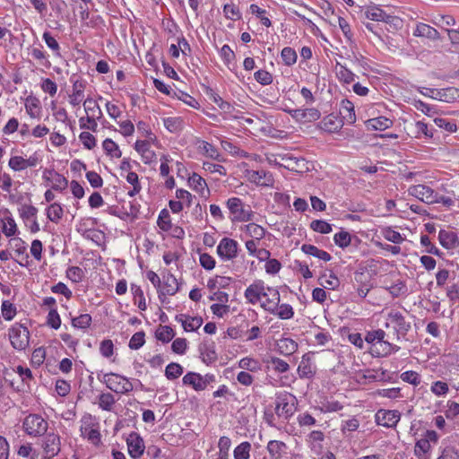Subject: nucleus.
<instances>
[{
    "label": "nucleus",
    "mask_w": 459,
    "mask_h": 459,
    "mask_svg": "<svg viewBox=\"0 0 459 459\" xmlns=\"http://www.w3.org/2000/svg\"><path fill=\"white\" fill-rule=\"evenodd\" d=\"M230 212V219L232 222L250 221L254 218V212L250 205L246 204L238 197H230L226 202Z\"/></svg>",
    "instance_id": "1"
},
{
    "label": "nucleus",
    "mask_w": 459,
    "mask_h": 459,
    "mask_svg": "<svg viewBox=\"0 0 459 459\" xmlns=\"http://www.w3.org/2000/svg\"><path fill=\"white\" fill-rule=\"evenodd\" d=\"M106 386L117 394H128L133 391L134 385L130 380L119 374L107 373L104 374L101 380Z\"/></svg>",
    "instance_id": "2"
},
{
    "label": "nucleus",
    "mask_w": 459,
    "mask_h": 459,
    "mask_svg": "<svg viewBox=\"0 0 459 459\" xmlns=\"http://www.w3.org/2000/svg\"><path fill=\"white\" fill-rule=\"evenodd\" d=\"M22 428L31 437H41L46 434L48 423L39 414H30L23 420Z\"/></svg>",
    "instance_id": "3"
},
{
    "label": "nucleus",
    "mask_w": 459,
    "mask_h": 459,
    "mask_svg": "<svg viewBox=\"0 0 459 459\" xmlns=\"http://www.w3.org/2000/svg\"><path fill=\"white\" fill-rule=\"evenodd\" d=\"M9 338L14 349L22 351L29 345L30 333L27 327L16 324L9 330Z\"/></svg>",
    "instance_id": "4"
},
{
    "label": "nucleus",
    "mask_w": 459,
    "mask_h": 459,
    "mask_svg": "<svg viewBox=\"0 0 459 459\" xmlns=\"http://www.w3.org/2000/svg\"><path fill=\"white\" fill-rule=\"evenodd\" d=\"M387 322L385 326L388 327L390 325H394L396 332V339H400V335L404 336L411 329L410 323L406 322L405 317L403 314L397 310L392 309L387 314Z\"/></svg>",
    "instance_id": "5"
},
{
    "label": "nucleus",
    "mask_w": 459,
    "mask_h": 459,
    "mask_svg": "<svg viewBox=\"0 0 459 459\" xmlns=\"http://www.w3.org/2000/svg\"><path fill=\"white\" fill-rule=\"evenodd\" d=\"M238 244V242L230 238H223L218 247L217 254L224 261H230L237 257Z\"/></svg>",
    "instance_id": "6"
},
{
    "label": "nucleus",
    "mask_w": 459,
    "mask_h": 459,
    "mask_svg": "<svg viewBox=\"0 0 459 459\" xmlns=\"http://www.w3.org/2000/svg\"><path fill=\"white\" fill-rule=\"evenodd\" d=\"M408 192L425 204H435L437 200V193L426 185H416L409 187Z\"/></svg>",
    "instance_id": "7"
},
{
    "label": "nucleus",
    "mask_w": 459,
    "mask_h": 459,
    "mask_svg": "<svg viewBox=\"0 0 459 459\" xmlns=\"http://www.w3.org/2000/svg\"><path fill=\"white\" fill-rule=\"evenodd\" d=\"M244 295L248 303L255 305L262 297L268 296L269 293L265 291L264 282L257 280L246 289Z\"/></svg>",
    "instance_id": "8"
},
{
    "label": "nucleus",
    "mask_w": 459,
    "mask_h": 459,
    "mask_svg": "<svg viewBox=\"0 0 459 459\" xmlns=\"http://www.w3.org/2000/svg\"><path fill=\"white\" fill-rule=\"evenodd\" d=\"M128 453L134 459H139L145 449L143 439L136 432H131L126 438Z\"/></svg>",
    "instance_id": "9"
},
{
    "label": "nucleus",
    "mask_w": 459,
    "mask_h": 459,
    "mask_svg": "<svg viewBox=\"0 0 459 459\" xmlns=\"http://www.w3.org/2000/svg\"><path fill=\"white\" fill-rule=\"evenodd\" d=\"M400 416L398 411L379 410L376 413V422L386 428H394L400 420Z\"/></svg>",
    "instance_id": "10"
},
{
    "label": "nucleus",
    "mask_w": 459,
    "mask_h": 459,
    "mask_svg": "<svg viewBox=\"0 0 459 459\" xmlns=\"http://www.w3.org/2000/svg\"><path fill=\"white\" fill-rule=\"evenodd\" d=\"M289 114L296 120L302 123L313 122L320 117V112L315 108L306 109H290Z\"/></svg>",
    "instance_id": "11"
},
{
    "label": "nucleus",
    "mask_w": 459,
    "mask_h": 459,
    "mask_svg": "<svg viewBox=\"0 0 459 459\" xmlns=\"http://www.w3.org/2000/svg\"><path fill=\"white\" fill-rule=\"evenodd\" d=\"M247 179L255 185L270 186L273 184V175L269 172H266L263 169L261 170H247Z\"/></svg>",
    "instance_id": "12"
},
{
    "label": "nucleus",
    "mask_w": 459,
    "mask_h": 459,
    "mask_svg": "<svg viewBox=\"0 0 459 459\" xmlns=\"http://www.w3.org/2000/svg\"><path fill=\"white\" fill-rule=\"evenodd\" d=\"M43 449L48 457L56 455L60 451V438L55 433H48L46 435L43 441Z\"/></svg>",
    "instance_id": "13"
},
{
    "label": "nucleus",
    "mask_w": 459,
    "mask_h": 459,
    "mask_svg": "<svg viewBox=\"0 0 459 459\" xmlns=\"http://www.w3.org/2000/svg\"><path fill=\"white\" fill-rule=\"evenodd\" d=\"M343 126V121L333 114L325 116L317 125V127L327 133H335Z\"/></svg>",
    "instance_id": "14"
},
{
    "label": "nucleus",
    "mask_w": 459,
    "mask_h": 459,
    "mask_svg": "<svg viewBox=\"0 0 459 459\" xmlns=\"http://www.w3.org/2000/svg\"><path fill=\"white\" fill-rule=\"evenodd\" d=\"M325 437V434L321 430H313L307 435L306 442L315 455L322 453Z\"/></svg>",
    "instance_id": "15"
},
{
    "label": "nucleus",
    "mask_w": 459,
    "mask_h": 459,
    "mask_svg": "<svg viewBox=\"0 0 459 459\" xmlns=\"http://www.w3.org/2000/svg\"><path fill=\"white\" fill-rule=\"evenodd\" d=\"M413 36L426 38L430 40L440 39V33L429 24L419 22L413 30Z\"/></svg>",
    "instance_id": "16"
},
{
    "label": "nucleus",
    "mask_w": 459,
    "mask_h": 459,
    "mask_svg": "<svg viewBox=\"0 0 459 459\" xmlns=\"http://www.w3.org/2000/svg\"><path fill=\"white\" fill-rule=\"evenodd\" d=\"M203 89L204 90L209 100L216 104L223 112L230 113L231 111L232 106L229 102L223 100L216 91L210 86H205L204 84Z\"/></svg>",
    "instance_id": "17"
},
{
    "label": "nucleus",
    "mask_w": 459,
    "mask_h": 459,
    "mask_svg": "<svg viewBox=\"0 0 459 459\" xmlns=\"http://www.w3.org/2000/svg\"><path fill=\"white\" fill-rule=\"evenodd\" d=\"M440 245L446 249H453L459 245L457 234L452 230H441L438 233Z\"/></svg>",
    "instance_id": "18"
},
{
    "label": "nucleus",
    "mask_w": 459,
    "mask_h": 459,
    "mask_svg": "<svg viewBox=\"0 0 459 459\" xmlns=\"http://www.w3.org/2000/svg\"><path fill=\"white\" fill-rule=\"evenodd\" d=\"M283 166L285 169L296 172H302L307 169V162L303 158H297L292 156H284L281 158Z\"/></svg>",
    "instance_id": "19"
},
{
    "label": "nucleus",
    "mask_w": 459,
    "mask_h": 459,
    "mask_svg": "<svg viewBox=\"0 0 459 459\" xmlns=\"http://www.w3.org/2000/svg\"><path fill=\"white\" fill-rule=\"evenodd\" d=\"M340 114L342 120L344 123L352 125L356 122V115L354 111V105L348 100H343L341 102Z\"/></svg>",
    "instance_id": "20"
},
{
    "label": "nucleus",
    "mask_w": 459,
    "mask_h": 459,
    "mask_svg": "<svg viewBox=\"0 0 459 459\" xmlns=\"http://www.w3.org/2000/svg\"><path fill=\"white\" fill-rule=\"evenodd\" d=\"M176 319L182 324L184 330L186 332L196 331L201 327V317L198 316L180 314L176 316Z\"/></svg>",
    "instance_id": "21"
},
{
    "label": "nucleus",
    "mask_w": 459,
    "mask_h": 459,
    "mask_svg": "<svg viewBox=\"0 0 459 459\" xmlns=\"http://www.w3.org/2000/svg\"><path fill=\"white\" fill-rule=\"evenodd\" d=\"M265 291L269 293V295L264 297L266 298V301L262 307H264L265 310L274 313L280 302V293L277 290L271 287H267Z\"/></svg>",
    "instance_id": "22"
},
{
    "label": "nucleus",
    "mask_w": 459,
    "mask_h": 459,
    "mask_svg": "<svg viewBox=\"0 0 459 459\" xmlns=\"http://www.w3.org/2000/svg\"><path fill=\"white\" fill-rule=\"evenodd\" d=\"M178 290V283L177 279L173 275H168L164 277L163 284L160 287L159 298L161 299V296L174 295Z\"/></svg>",
    "instance_id": "23"
},
{
    "label": "nucleus",
    "mask_w": 459,
    "mask_h": 459,
    "mask_svg": "<svg viewBox=\"0 0 459 459\" xmlns=\"http://www.w3.org/2000/svg\"><path fill=\"white\" fill-rule=\"evenodd\" d=\"M298 372L300 377H312L316 373V368L311 362L309 354H305L299 365Z\"/></svg>",
    "instance_id": "24"
},
{
    "label": "nucleus",
    "mask_w": 459,
    "mask_h": 459,
    "mask_svg": "<svg viewBox=\"0 0 459 459\" xmlns=\"http://www.w3.org/2000/svg\"><path fill=\"white\" fill-rule=\"evenodd\" d=\"M266 448L272 459H281L286 454L287 446L282 441L271 440Z\"/></svg>",
    "instance_id": "25"
},
{
    "label": "nucleus",
    "mask_w": 459,
    "mask_h": 459,
    "mask_svg": "<svg viewBox=\"0 0 459 459\" xmlns=\"http://www.w3.org/2000/svg\"><path fill=\"white\" fill-rule=\"evenodd\" d=\"M400 350V347L397 345H394L388 341H385V338L382 341L377 342V346L373 349L374 355L376 357H385L393 352H396Z\"/></svg>",
    "instance_id": "26"
},
{
    "label": "nucleus",
    "mask_w": 459,
    "mask_h": 459,
    "mask_svg": "<svg viewBox=\"0 0 459 459\" xmlns=\"http://www.w3.org/2000/svg\"><path fill=\"white\" fill-rule=\"evenodd\" d=\"M301 251L304 252L306 255L315 256L325 262H328L332 259V256L328 252L319 249L317 247L314 245L303 244L301 246Z\"/></svg>",
    "instance_id": "27"
},
{
    "label": "nucleus",
    "mask_w": 459,
    "mask_h": 459,
    "mask_svg": "<svg viewBox=\"0 0 459 459\" xmlns=\"http://www.w3.org/2000/svg\"><path fill=\"white\" fill-rule=\"evenodd\" d=\"M393 125V121L385 117H378L366 121L368 129L383 131Z\"/></svg>",
    "instance_id": "28"
},
{
    "label": "nucleus",
    "mask_w": 459,
    "mask_h": 459,
    "mask_svg": "<svg viewBox=\"0 0 459 459\" xmlns=\"http://www.w3.org/2000/svg\"><path fill=\"white\" fill-rule=\"evenodd\" d=\"M48 173L52 176V188L56 191H62L65 189L68 186V180L61 174L54 171V170H46L44 172V178L49 180V178H47L46 174Z\"/></svg>",
    "instance_id": "29"
},
{
    "label": "nucleus",
    "mask_w": 459,
    "mask_h": 459,
    "mask_svg": "<svg viewBox=\"0 0 459 459\" xmlns=\"http://www.w3.org/2000/svg\"><path fill=\"white\" fill-rule=\"evenodd\" d=\"M342 408L343 405L340 402L325 397L320 401V403L316 409H318L323 413H327L339 411L342 410Z\"/></svg>",
    "instance_id": "30"
},
{
    "label": "nucleus",
    "mask_w": 459,
    "mask_h": 459,
    "mask_svg": "<svg viewBox=\"0 0 459 459\" xmlns=\"http://www.w3.org/2000/svg\"><path fill=\"white\" fill-rule=\"evenodd\" d=\"M84 88L83 81L76 80L73 82V94L70 96V103L73 106L79 105L82 100Z\"/></svg>",
    "instance_id": "31"
},
{
    "label": "nucleus",
    "mask_w": 459,
    "mask_h": 459,
    "mask_svg": "<svg viewBox=\"0 0 459 459\" xmlns=\"http://www.w3.org/2000/svg\"><path fill=\"white\" fill-rule=\"evenodd\" d=\"M174 336L175 332L169 325H160L155 332V337L163 343L169 342Z\"/></svg>",
    "instance_id": "32"
},
{
    "label": "nucleus",
    "mask_w": 459,
    "mask_h": 459,
    "mask_svg": "<svg viewBox=\"0 0 459 459\" xmlns=\"http://www.w3.org/2000/svg\"><path fill=\"white\" fill-rule=\"evenodd\" d=\"M319 284L325 289L335 290L338 288L340 281L338 277L331 272L329 275L325 273L319 278Z\"/></svg>",
    "instance_id": "33"
},
{
    "label": "nucleus",
    "mask_w": 459,
    "mask_h": 459,
    "mask_svg": "<svg viewBox=\"0 0 459 459\" xmlns=\"http://www.w3.org/2000/svg\"><path fill=\"white\" fill-rule=\"evenodd\" d=\"M246 233L255 238V240H261L265 236V229L255 223H249L245 226Z\"/></svg>",
    "instance_id": "34"
},
{
    "label": "nucleus",
    "mask_w": 459,
    "mask_h": 459,
    "mask_svg": "<svg viewBox=\"0 0 459 459\" xmlns=\"http://www.w3.org/2000/svg\"><path fill=\"white\" fill-rule=\"evenodd\" d=\"M278 349L281 353L285 355H290L297 351L298 344L295 341L290 338H284L280 340V342H278Z\"/></svg>",
    "instance_id": "35"
},
{
    "label": "nucleus",
    "mask_w": 459,
    "mask_h": 459,
    "mask_svg": "<svg viewBox=\"0 0 459 459\" xmlns=\"http://www.w3.org/2000/svg\"><path fill=\"white\" fill-rule=\"evenodd\" d=\"M251 447L247 441L240 443L233 451L234 459H249Z\"/></svg>",
    "instance_id": "36"
},
{
    "label": "nucleus",
    "mask_w": 459,
    "mask_h": 459,
    "mask_svg": "<svg viewBox=\"0 0 459 459\" xmlns=\"http://www.w3.org/2000/svg\"><path fill=\"white\" fill-rule=\"evenodd\" d=\"M364 14L367 19L371 21L384 22L386 13L377 6H371L365 11Z\"/></svg>",
    "instance_id": "37"
},
{
    "label": "nucleus",
    "mask_w": 459,
    "mask_h": 459,
    "mask_svg": "<svg viewBox=\"0 0 459 459\" xmlns=\"http://www.w3.org/2000/svg\"><path fill=\"white\" fill-rule=\"evenodd\" d=\"M83 105L85 112L88 115L91 113L90 116H93V117H96L97 119H100L102 117V111L100 106L92 99L88 98L87 100H85Z\"/></svg>",
    "instance_id": "38"
},
{
    "label": "nucleus",
    "mask_w": 459,
    "mask_h": 459,
    "mask_svg": "<svg viewBox=\"0 0 459 459\" xmlns=\"http://www.w3.org/2000/svg\"><path fill=\"white\" fill-rule=\"evenodd\" d=\"M116 403L114 395L110 393H103L99 396V406L107 411H110Z\"/></svg>",
    "instance_id": "39"
},
{
    "label": "nucleus",
    "mask_w": 459,
    "mask_h": 459,
    "mask_svg": "<svg viewBox=\"0 0 459 459\" xmlns=\"http://www.w3.org/2000/svg\"><path fill=\"white\" fill-rule=\"evenodd\" d=\"M385 337V332L382 329L369 331L365 336V341L373 346V349L377 346V342Z\"/></svg>",
    "instance_id": "40"
},
{
    "label": "nucleus",
    "mask_w": 459,
    "mask_h": 459,
    "mask_svg": "<svg viewBox=\"0 0 459 459\" xmlns=\"http://www.w3.org/2000/svg\"><path fill=\"white\" fill-rule=\"evenodd\" d=\"M63 213L62 206L57 203H54L48 207L47 216L51 221L57 223L63 217Z\"/></svg>",
    "instance_id": "41"
},
{
    "label": "nucleus",
    "mask_w": 459,
    "mask_h": 459,
    "mask_svg": "<svg viewBox=\"0 0 459 459\" xmlns=\"http://www.w3.org/2000/svg\"><path fill=\"white\" fill-rule=\"evenodd\" d=\"M102 145L104 151L108 155L116 158L121 157L122 152L119 150L118 145L113 140L107 138L106 140H104Z\"/></svg>",
    "instance_id": "42"
},
{
    "label": "nucleus",
    "mask_w": 459,
    "mask_h": 459,
    "mask_svg": "<svg viewBox=\"0 0 459 459\" xmlns=\"http://www.w3.org/2000/svg\"><path fill=\"white\" fill-rule=\"evenodd\" d=\"M223 13L227 19L238 21L241 18L239 8L233 3L226 4L223 7Z\"/></svg>",
    "instance_id": "43"
},
{
    "label": "nucleus",
    "mask_w": 459,
    "mask_h": 459,
    "mask_svg": "<svg viewBox=\"0 0 459 459\" xmlns=\"http://www.w3.org/2000/svg\"><path fill=\"white\" fill-rule=\"evenodd\" d=\"M184 385H192L196 391L201 389V376L196 373L189 372L182 379Z\"/></svg>",
    "instance_id": "44"
},
{
    "label": "nucleus",
    "mask_w": 459,
    "mask_h": 459,
    "mask_svg": "<svg viewBox=\"0 0 459 459\" xmlns=\"http://www.w3.org/2000/svg\"><path fill=\"white\" fill-rule=\"evenodd\" d=\"M336 74L338 78L343 81L345 83H350L354 81L355 74L345 66L337 64L336 65Z\"/></svg>",
    "instance_id": "45"
},
{
    "label": "nucleus",
    "mask_w": 459,
    "mask_h": 459,
    "mask_svg": "<svg viewBox=\"0 0 459 459\" xmlns=\"http://www.w3.org/2000/svg\"><path fill=\"white\" fill-rule=\"evenodd\" d=\"M310 228L316 232L328 234L332 231V225L323 220H315L311 221Z\"/></svg>",
    "instance_id": "46"
},
{
    "label": "nucleus",
    "mask_w": 459,
    "mask_h": 459,
    "mask_svg": "<svg viewBox=\"0 0 459 459\" xmlns=\"http://www.w3.org/2000/svg\"><path fill=\"white\" fill-rule=\"evenodd\" d=\"M281 56L283 63L288 66L294 65L298 57L296 51L290 47H285L281 50Z\"/></svg>",
    "instance_id": "47"
},
{
    "label": "nucleus",
    "mask_w": 459,
    "mask_h": 459,
    "mask_svg": "<svg viewBox=\"0 0 459 459\" xmlns=\"http://www.w3.org/2000/svg\"><path fill=\"white\" fill-rule=\"evenodd\" d=\"M333 241L338 247L345 248L351 245V237L349 232L342 230L334 235Z\"/></svg>",
    "instance_id": "48"
},
{
    "label": "nucleus",
    "mask_w": 459,
    "mask_h": 459,
    "mask_svg": "<svg viewBox=\"0 0 459 459\" xmlns=\"http://www.w3.org/2000/svg\"><path fill=\"white\" fill-rule=\"evenodd\" d=\"M157 224L159 228L164 231H169L171 229L170 216L168 210L163 209L158 217Z\"/></svg>",
    "instance_id": "49"
},
{
    "label": "nucleus",
    "mask_w": 459,
    "mask_h": 459,
    "mask_svg": "<svg viewBox=\"0 0 459 459\" xmlns=\"http://www.w3.org/2000/svg\"><path fill=\"white\" fill-rule=\"evenodd\" d=\"M66 277L73 282L78 283L84 278V272L78 266H70L66 270Z\"/></svg>",
    "instance_id": "50"
},
{
    "label": "nucleus",
    "mask_w": 459,
    "mask_h": 459,
    "mask_svg": "<svg viewBox=\"0 0 459 459\" xmlns=\"http://www.w3.org/2000/svg\"><path fill=\"white\" fill-rule=\"evenodd\" d=\"M442 101L452 103L459 100V89L455 87H448L446 89H442Z\"/></svg>",
    "instance_id": "51"
},
{
    "label": "nucleus",
    "mask_w": 459,
    "mask_h": 459,
    "mask_svg": "<svg viewBox=\"0 0 459 459\" xmlns=\"http://www.w3.org/2000/svg\"><path fill=\"white\" fill-rule=\"evenodd\" d=\"M91 316L89 314H82L72 319V325L75 328L85 329L91 325Z\"/></svg>",
    "instance_id": "52"
},
{
    "label": "nucleus",
    "mask_w": 459,
    "mask_h": 459,
    "mask_svg": "<svg viewBox=\"0 0 459 459\" xmlns=\"http://www.w3.org/2000/svg\"><path fill=\"white\" fill-rule=\"evenodd\" d=\"M183 373L182 367L178 363H169L165 369V376L169 379H176Z\"/></svg>",
    "instance_id": "53"
},
{
    "label": "nucleus",
    "mask_w": 459,
    "mask_h": 459,
    "mask_svg": "<svg viewBox=\"0 0 459 459\" xmlns=\"http://www.w3.org/2000/svg\"><path fill=\"white\" fill-rule=\"evenodd\" d=\"M2 315L5 320H12L16 315V307L9 300H4L2 303Z\"/></svg>",
    "instance_id": "54"
},
{
    "label": "nucleus",
    "mask_w": 459,
    "mask_h": 459,
    "mask_svg": "<svg viewBox=\"0 0 459 459\" xmlns=\"http://www.w3.org/2000/svg\"><path fill=\"white\" fill-rule=\"evenodd\" d=\"M144 337H145V333L143 331L137 332L134 334H133V336L131 337V339L129 341V344H128L129 348L131 350L140 349L142 346H143V344L145 342Z\"/></svg>",
    "instance_id": "55"
},
{
    "label": "nucleus",
    "mask_w": 459,
    "mask_h": 459,
    "mask_svg": "<svg viewBox=\"0 0 459 459\" xmlns=\"http://www.w3.org/2000/svg\"><path fill=\"white\" fill-rule=\"evenodd\" d=\"M250 9V13L252 14H255L257 16V18L260 19V22L263 25H264L265 27H270L271 26V21L268 17L264 16V13H265V10L264 9H261L258 5L255 4H252L249 7Z\"/></svg>",
    "instance_id": "56"
},
{
    "label": "nucleus",
    "mask_w": 459,
    "mask_h": 459,
    "mask_svg": "<svg viewBox=\"0 0 459 459\" xmlns=\"http://www.w3.org/2000/svg\"><path fill=\"white\" fill-rule=\"evenodd\" d=\"M4 220L6 221V222H4V220H2V221L4 222L2 227L3 233L6 237H12L15 235L17 231V225L14 220L12 217H6Z\"/></svg>",
    "instance_id": "57"
},
{
    "label": "nucleus",
    "mask_w": 459,
    "mask_h": 459,
    "mask_svg": "<svg viewBox=\"0 0 459 459\" xmlns=\"http://www.w3.org/2000/svg\"><path fill=\"white\" fill-rule=\"evenodd\" d=\"M401 379L403 382L409 383L412 385H419L420 384V375L412 370L405 371L401 374Z\"/></svg>",
    "instance_id": "58"
},
{
    "label": "nucleus",
    "mask_w": 459,
    "mask_h": 459,
    "mask_svg": "<svg viewBox=\"0 0 459 459\" xmlns=\"http://www.w3.org/2000/svg\"><path fill=\"white\" fill-rule=\"evenodd\" d=\"M96 119V117H93V116L90 115H87L86 117H81L79 119L80 127L82 129H89L91 130L92 132H96L98 127Z\"/></svg>",
    "instance_id": "59"
},
{
    "label": "nucleus",
    "mask_w": 459,
    "mask_h": 459,
    "mask_svg": "<svg viewBox=\"0 0 459 459\" xmlns=\"http://www.w3.org/2000/svg\"><path fill=\"white\" fill-rule=\"evenodd\" d=\"M203 154L210 157L212 160H219L220 152L213 144L203 141Z\"/></svg>",
    "instance_id": "60"
},
{
    "label": "nucleus",
    "mask_w": 459,
    "mask_h": 459,
    "mask_svg": "<svg viewBox=\"0 0 459 459\" xmlns=\"http://www.w3.org/2000/svg\"><path fill=\"white\" fill-rule=\"evenodd\" d=\"M275 411L279 416L283 415L285 418L290 417L293 413L291 406L284 400H281L277 403Z\"/></svg>",
    "instance_id": "61"
},
{
    "label": "nucleus",
    "mask_w": 459,
    "mask_h": 459,
    "mask_svg": "<svg viewBox=\"0 0 459 459\" xmlns=\"http://www.w3.org/2000/svg\"><path fill=\"white\" fill-rule=\"evenodd\" d=\"M47 324L54 329H58L61 325V318L56 308L50 309L48 315Z\"/></svg>",
    "instance_id": "62"
},
{
    "label": "nucleus",
    "mask_w": 459,
    "mask_h": 459,
    "mask_svg": "<svg viewBox=\"0 0 459 459\" xmlns=\"http://www.w3.org/2000/svg\"><path fill=\"white\" fill-rule=\"evenodd\" d=\"M281 319H290L293 316V308L289 304L278 305L276 311L274 312Z\"/></svg>",
    "instance_id": "63"
},
{
    "label": "nucleus",
    "mask_w": 459,
    "mask_h": 459,
    "mask_svg": "<svg viewBox=\"0 0 459 459\" xmlns=\"http://www.w3.org/2000/svg\"><path fill=\"white\" fill-rule=\"evenodd\" d=\"M437 459H459V453L455 447L446 446L442 450Z\"/></svg>",
    "instance_id": "64"
}]
</instances>
